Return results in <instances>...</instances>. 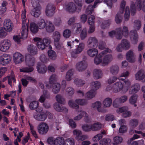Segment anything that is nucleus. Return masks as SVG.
<instances>
[{
    "label": "nucleus",
    "instance_id": "obj_1",
    "mask_svg": "<svg viewBox=\"0 0 145 145\" xmlns=\"http://www.w3.org/2000/svg\"><path fill=\"white\" fill-rule=\"evenodd\" d=\"M122 79L119 81L120 82L123 86V87L121 90L126 92L129 89V93L132 94L137 93L139 90L140 86L138 84H133L130 86L131 83L130 81L127 79L122 78Z\"/></svg>",
    "mask_w": 145,
    "mask_h": 145
},
{
    "label": "nucleus",
    "instance_id": "obj_2",
    "mask_svg": "<svg viewBox=\"0 0 145 145\" xmlns=\"http://www.w3.org/2000/svg\"><path fill=\"white\" fill-rule=\"evenodd\" d=\"M112 59V57L111 55L109 54L104 56L102 52L95 57L94 63L96 64H101L103 66H104L108 64Z\"/></svg>",
    "mask_w": 145,
    "mask_h": 145
},
{
    "label": "nucleus",
    "instance_id": "obj_3",
    "mask_svg": "<svg viewBox=\"0 0 145 145\" xmlns=\"http://www.w3.org/2000/svg\"><path fill=\"white\" fill-rule=\"evenodd\" d=\"M129 35V31L127 27L123 26L122 28H119L116 29V32L112 31L109 33V35L111 37L115 35L117 39H121L123 36L127 37Z\"/></svg>",
    "mask_w": 145,
    "mask_h": 145
},
{
    "label": "nucleus",
    "instance_id": "obj_4",
    "mask_svg": "<svg viewBox=\"0 0 145 145\" xmlns=\"http://www.w3.org/2000/svg\"><path fill=\"white\" fill-rule=\"evenodd\" d=\"M141 25L140 21L136 20L135 21L133 25L134 30H131L129 33L131 41L133 44H136L137 42L138 37L137 31L140 29Z\"/></svg>",
    "mask_w": 145,
    "mask_h": 145
},
{
    "label": "nucleus",
    "instance_id": "obj_5",
    "mask_svg": "<svg viewBox=\"0 0 145 145\" xmlns=\"http://www.w3.org/2000/svg\"><path fill=\"white\" fill-rule=\"evenodd\" d=\"M142 10L145 12V0H137L135 5L132 2L131 5V14L134 15L136 12V10Z\"/></svg>",
    "mask_w": 145,
    "mask_h": 145
},
{
    "label": "nucleus",
    "instance_id": "obj_6",
    "mask_svg": "<svg viewBox=\"0 0 145 145\" xmlns=\"http://www.w3.org/2000/svg\"><path fill=\"white\" fill-rule=\"evenodd\" d=\"M39 108L36 110L37 112L34 113L33 115V118L36 120L44 121L46 119L48 116L51 115V114L49 112H41L42 109L41 108L39 110Z\"/></svg>",
    "mask_w": 145,
    "mask_h": 145
},
{
    "label": "nucleus",
    "instance_id": "obj_7",
    "mask_svg": "<svg viewBox=\"0 0 145 145\" xmlns=\"http://www.w3.org/2000/svg\"><path fill=\"white\" fill-rule=\"evenodd\" d=\"M34 40L37 42V45L39 49L43 50L46 46L50 43V40L48 38H45L42 40L40 38L36 37L34 39Z\"/></svg>",
    "mask_w": 145,
    "mask_h": 145
},
{
    "label": "nucleus",
    "instance_id": "obj_8",
    "mask_svg": "<svg viewBox=\"0 0 145 145\" xmlns=\"http://www.w3.org/2000/svg\"><path fill=\"white\" fill-rule=\"evenodd\" d=\"M40 60L42 63L40 64L38 63L37 67L38 71L39 73H45L46 70V67L43 65V63H46L48 60L46 56L44 54L42 55L40 57Z\"/></svg>",
    "mask_w": 145,
    "mask_h": 145
},
{
    "label": "nucleus",
    "instance_id": "obj_9",
    "mask_svg": "<svg viewBox=\"0 0 145 145\" xmlns=\"http://www.w3.org/2000/svg\"><path fill=\"white\" fill-rule=\"evenodd\" d=\"M106 88L107 91L112 90L115 92H118L121 90L123 87V86L120 82H117L114 84H109Z\"/></svg>",
    "mask_w": 145,
    "mask_h": 145
},
{
    "label": "nucleus",
    "instance_id": "obj_10",
    "mask_svg": "<svg viewBox=\"0 0 145 145\" xmlns=\"http://www.w3.org/2000/svg\"><path fill=\"white\" fill-rule=\"evenodd\" d=\"M125 4V2L124 0L122 1L120 5V11L115 17V21L117 24L120 23L121 21L123 10Z\"/></svg>",
    "mask_w": 145,
    "mask_h": 145
},
{
    "label": "nucleus",
    "instance_id": "obj_11",
    "mask_svg": "<svg viewBox=\"0 0 145 145\" xmlns=\"http://www.w3.org/2000/svg\"><path fill=\"white\" fill-rule=\"evenodd\" d=\"M130 46L129 41L126 39H123L122 40L121 43L117 46L116 50L118 52H120L123 50H126L129 49Z\"/></svg>",
    "mask_w": 145,
    "mask_h": 145
},
{
    "label": "nucleus",
    "instance_id": "obj_12",
    "mask_svg": "<svg viewBox=\"0 0 145 145\" xmlns=\"http://www.w3.org/2000/svg\"><path fill=\"white\" fill-rule=\"evenodd\" d=\"M49 129L48 124L45 122H41L37 126L38 133L41 135H45L47 133Z\"/></svg>",
    "mask_w": 145,
    "mask_h": 145
},
{
    "label": "nucleus",
    "instance_id": "obj_13",
    "mask_svg": "<svg viewBox=\"0 0 145 145\" xmlns=\"http://www.w3.org/2000/svg\"><path fill=\"white\" fill-rule=\"evenodd\" d=\"M10 41L7 39L4 40L0 42V51L3 52L7 51L11 46Z\"/></svg>",
    "mask_w": 145,
    "mask_h": 145
},
{
    "label": "nucleus",
    "instance_id": "obj_14",
    "mask_svg": "<svg viewBox=\"0 0 145 145\" xmlns=\"http://www.w3.org/2000/svg\"><path fill=\"white\" fill-rule=\"evenodd\" d=\"M11 58L10 55L3 54L0 56V64L2 65L5 66L10 63Z\"/></svg>",
    "mask_w": 145,
    "mask_h": 145
},
{
    "label": "nucleus",
    "instance_id": "obj_15",
    "mask_svg": "<svg viewBox=\"0 0 145 145\" xmlns=\"http://www.w3.org/2000/svg\"><path fill=\"white\" fill-rule=\"evenodd\" d=\"M85 46L83 42H80L77 45L75 52L72 51L71 53L72 57L73 58L76 57L77 54L81 53L84 50Z\"/></svg>",
    "mask_w": 145,
    "mask_h": 145
},
{
    "label": "nucleus",
    "instance_id": "obj_16",
    "mask_svg": "<svg viewBox=\"0 0 145 145\" xmlns=\"http://www.w3.org/2000/svg\"><path fill=\"white\" fill-rule=\"evenodd\" d=\"M33 6L34 7L31 12V15L35 18L39 17L41 14V8L39 4H37L36 6L34 3L33 4Z\"/></svg>",
    "mask_w": 145,
    "mask_h": 145
},
{
    "label": "nucleus",
    "instance_id": "obj_17",
    "mask_svg": "<svg viewBox=\"0 0 145 145\" xmlns=\"http://www.w3.org/2000/svg\"><path fill=\"white\" fill-rule=\"evenodd\" d=\"M56 8L52 4L49 3L46 7L45 10V14L46 16H53L54 13Z\"/></svg>",
    "mask_w": 145,
    "mask_h": 145
},
{
    "label": "nucleus",
    "instance_id": "obj_18",
    "mask_svg": "<svg viewBox=\"0 0 145 145\" xmlns=\"http://www.w3.org/2000/svg\"><path fill=\"white\" fill-rule=\"evenodd\" d=\"M13 59L15 63H20L24 61V57L20 53L16 52L13 55Z\"/></svg>",
    "mask_w": 145,
    "mask_h": 145
},
{
    "label": "nucleus",
    "instance_id": "obj_19",
    "mask_svg": "<svg viewBox=\"0 0 145 145\" xmlns=\"http://www.w3.org/2000/svg\"><path fill=\"white\" fill-rule=\"evenodd\" d=\"M127 99V96H122L120 98H116L114 100L113 103V106L114 107H118L120 106V103L125 102Z\"/></svg>",
    "mask_w": 145,
    "mask_h": 145
},
{
    "label": "nucleus",
    "instance_id": "obj_20",
    "mask_svg": "<svg viewBox=\"0 0 145 145\" xmlns=\"http://www.w3.org/2000/svg\"><path fill=\"white\" fill-rule=\"evenodd\" d=\"M103 1V0H96L93 6L90 5L88 6L86 10V13L88 14H91L93 11V9L96 7L97 5L102 3Z\"/></svg>",
    "mask_w": 145,
    "mask_h": 145
},
{
    "label": "nucleus",
    "instance_id": "obj_21",
    "mask_svg": "<svg viewBox=\"0 0 145 145\" xmlns=\"http://www.w3.org/2000/svg\"><path fill=\"white\" fill-rule=\"evenodd\" d=\"M13 25L9 19L5 20L4 22V29L8 32L11 31L13 29Z\"/></svg>",
    "mask_w": 145,
    "mask_h": 145
},
{
    "label": "nucleus",
    "instance_id": "obj_22",
    "mask_svg": "<svg viewBox=\"0 0 145 145\" xmlns=\"http://www.w3.org/2000/svg\"><path fill=\"white\" fill-rule=\"evenodd\" d=\"M78 115L74 118L75 120H79L82 118L83 116L85 117V121L86 122H88L87 119L89 118L88 114L84 111H79L78 113Z\"/></svg>",
    "mask_w": 145,
    "mask_h": 145
},
{
    "label": "nucleus",
    "instance_id": "obj_23",
    "mask_svg": "<svg viewBox=\"0 0 145 145\" xmlns=\"http://www.w3.org/2000/svg\"><path fill=\"white\" fill-rule=\"evenodd\" d=\"M66 9L71 13L74 12L76 11L78 12L79 11L78 10L77 7L76 6L74 3L72 2L67 4L66 6Z\"/></svg>",
    "mask_w": 145,
    "mask_h": 145
},
{
    "label": "nucleus",
    "instance_id": "obj_24",
    "mask_svg": "<svg viewBox=\"0 0 145 145\" xmlns=\"http://www.w3.org/2000/svg\"><path fill=\"white\" fill-rule=\"evenodd\" d=\"M144 72L143 70L139 71L135 74V78L137 80H141L143 82H145Z\"/></svg>",
    "mask_w": 145,
    "mask_h": 145
},
{
    "label": "nucleus",
    "instance_id": "obj_25",
    "mask_svg": "<svg viewBox=\"0 0 145 145\" xmlns=\"http://www.w3.org/2000/svg\"><path fill=\"white\" fill-rule=\"evenodd\" d=\"M25 59L26 63L28 66H32L34 65L35 62V59L29 54H26Z\"/></svg>",
    "mask_w": 145,
    "mask_h": 145
},
{
    "label": "nucleus",
    "instance_id": "obj_26",
    "mask_svg": "<svg viewBox=\"0 0 145 145\" xmlns=\"http://www.w3.org/2000/svg\"><path fill=\"white\" fill-rule=\"evenodd\" d=\"M87 44L89 47H96L97 45V40L95 37H90L88 41Z\"/></svg>",
    "mask_w": 145,
    "mask_h": 145
},
{
    "label": "nucleus",
    "instance_id": "obj_27",
    "mask_svg": "<svg viewBox=\"0 0 145 145\" xmlns=\"http://www.w3.org/2000/svg\"><path fill=\"white\" fill-rule=\"evenodd\" d=\"M101 103L99 101L96 102L92 104L91 106L92 108H97L98 111L100 112H106V110L101 107Z\"/></svg>",
    "mask_w": 145,
    "mask_h": 145
},
{
    "label": "nucleus",
    "instance_id": "obj_28",
    "mask_svg": "<svg viewBox=\"0 0 145 145\" xmlns=\"http://www.w3.org/2000/svg\"><path fill=\"white\" fill-rule=\"evenodd\" d=\"M87 66V63L85 61H82L77 63L76 65V68L78 71H82Z\"/></svg>",
    "mask_w": 145,
    "mask_h": 145
},
{
    "label": "nucleus",
    "instance_id": "obj_29",
    "mask_svg": "<svg viewBox=\"0 0 145 145\" xmlns=\"http://www.w3.org/2000/svg\"><path fill=\"white\" fill-rule=\"evenodd\" d=\"M126 57L128 61L130 62H133L135 61L134 57V54L132 50H130L126 54Z\"/></svg>",
    "mask_w": 145,
    "mask_h": 145
},
{
    "label": "nucleus",
    "instance_id": "obj_30",
    "mask_svg": "<svg viewBox=\"0 0 145 145\" xmlns=\"http://www.w3.org/2000/svg\"><path fill=\"white\" fill-rule=\"evenodd\" d=\"M27 28H25V25H23L22 27V30L21 32V38L22 39H25L27 38L28 36V25L27 24Z\"/></svg>",
    "mask_w": 145,
    "mask_h": 145
},
{
    "label": "nucleus",
    "instance_id": "obj_31",
    "mask_svg": "<svg viewBox=\"0 0 145 145\" xmlns=\"http://www.w3.org/2000/svg\"><path fill=\"white\" fill-rule=\"evenodd\" d=\"M96 94L95 91L92 89L86 93L85 97L88 99H91L95 97Z\"/></svg>",
    "mask_w": 145,
    "mask_h": 145
},
{
    "label": "nucleus",
    "instance_id": "obj_32",
    "mask_svg": "<svg viewBox=\"0 0 145 145\" xmlns=\"http://www.w3.org/2000/svg\"><path fill=\"white\" fill-rule=\"evenodd\" d=\"M45 28L46 31L48 33L52 32L55 29L54 25L52 22L50 21L47 22Z\"/></svg>",
    "mask_w": 145,
    "mask_h": 145
},
{
    "label": "nucleus",
    "instance_id": "obj_33",
    "mask_svg": "<svg viewBox=\"0 0 145 145\" xmlns=\"http://www.w3.org/2000/svg\"><path fill=\"white\" fill-rule=\"evenodd\" d=\"M95 48L89 49L87 51L88 55L91 57H93L97 55L98 54V50Z\"/></svg>",
    "mask_w": 145,
    "mask_h": 145
},
{
    "label": "nucleus",
    "instance_id": "obj_34",
    "mask_svg": "<svg viewBox=\"0 0 145 145\" xmlns=\"http://www.w3.org/2000/svg\"><path fill=\"white\" fill-rule=\"evenodd\" d=\"M47 24L45 20L42 19H39L37 23V25L39 29H43L46 28Z\"/></svg>",
    "mask_w": 145,
    "mask_h": 145
},
{
    "label": "nucleus",
    "instance_id": "obj_35",
    "mask_svg": "<svg viewBox=\"0 0 145 145\" xmlns=\"http://www.w3.org/2000/svg\"><path fill=\"white\" fill-rule=\"evenodd\" d=\"M7 79L8 80V84L10 86H11L12 84L11 82L12 81H13L14 82H15L16 80L13 72L11 73L10 75L9 76L6 77L4 78L3 80V82H4Z\"/></svg>",
    "mask_w": 145,
    "mask_h": 145
},
{
    "label": "nucleus",
    "instance_id": "obj_36",
    "mask_svg": "<svg viewBox=\"0 0 145 145\" xmlns=\"http://www.w3.org/2000/svg\"><path fill=\"white\" fill-rule=\"evenodd\" d=\"M29 29L33 33H36L38 31L39 28L37 24L34 22H31L30 24Z\"/></svg>",
    "mask_w": 145,
    "mask_h": 145
},
{
    "label": "nucleus",
    "instance_id": "obj_37",
    "mask_svg": "<svg viewBox=\"0 0 145 145\" xmlns=\"http://www.w3.org/2000/svg\"><path fill=\"white\" fill-rule=\"evenodd\" d=\"M121 77L113 76L109 78L107 80V83L108 84H112L115 82H119L120 81L122 80Z\"/></svg>",
    "mask_w": 145,
    "mask_h": 145
},
{
    "label": "nucleus",
    "instance_id": "obj_38",
    "mask_svg": "<svg viewBox=\"0 0 145 145\" xmlns=\"http://www.w3.org/2000/svg\"><path fill=\"white\" fill-rule=\"evenodd\" d=\"M112 99L110 98H105L103 101V105L105 108L110 107L112 104Z\"/></svg>",
    "mask_w": 145,
    "mask_h": 145
},
{
    "label": "nucleus",
    "instance_id": "obj_39",
    "mask_svg": "<svg viewBox=\"0 0 145 145\" xmlns=\"http://www.w3.org/2000/svg\"><path fill=\"white\" fill-rule=\"evenodd\" d=\"M27 51L32 55H35L37 53V49L36 47L33 45H30L28 46Z\"/></svg>",
    "mask_w": 145,
    "mask_h": 145
},
{
    "label": "nucleus",
    "instance_id": "obj_40",
    "mask_svg": "<svg viewBox=\"0 0 145 145\" xmlns=\"http://www.w3.org/2000/svg\"><path fill=\"white\" fill-rule=\"evenodd\" d=\"M99 48L101 50H104L101 53H103V55H106V54L107 53H110L112 52V51L109 49L105 48L104 44H100L99 45Z\"/></svg>",
    "mask_w": 145,
    "mask_h": 145
},
{
    "label": "nucleus",
    "instance_id": "obj_41",
    "mask_svg": "<svg viewBox=\"0 0 145 145\" xmlns=\"http://www.w3.org/2000/svg\"><path fill=\"white\" fill-rule=\"evenodd\" d=\"M138 96L137 95H135L131 96L129 99V103L132 105H134L135 107L137 106L136 104Z\"/></svg>",
    "mask_w": 145,
    "mask_h": 145
},
{
    "label": "nucleus",
    "instance_id": "obj_42",
    "mask_svg": "<svg viewBox=\"0 0 145 145\" xmlns=\"http://www.w3.org/2000/svg\"><path fill=\"white\" fill-rule=\"evenodd\" d=\"M102 127V125L99 122L95 123L91 125V130L96 131L100 129Z\"/></svg>",
    "mask_w": 145,
    "mask_h": 145
},
{
    "label": "nucleus",
    "instance_id": "obj_43",
    "mask_svg": "<svg viewBox=\"0 0 145 145\" xmlns=\"http://www.w3.org/2000/svg\"><path fill=\"white\" fill-rule=\"evenodd\" d=\"M101 86V84L100 82L96 81L92 82L91 83V88L95 91L99 89Z\"/></svg>",
    "mask_w": 145,
    "mask_h": 145
},
{
    "label": "nucleus",
    "instance_id": "obj_44",
    "mask_svg": "<svg viewBox=\"0 0 145 145\" xmlns=\"http://www.w3.org/2000/svg\"><path fill=\"white\" fill-rule=\"evenodd\" d=\"M7 2L5 1H3L0 7V12L1 14L4 13L7 10Z\"/></svg>",
    "mask_w": 145,
    "mask_h": 145
},
{
    "label": "nucleus",
    "instance_id": "obj_45",
    "mask_svg": "<svg viewBox=\"0 0 145 145\" xmlns=\"http://www.w3.org/2000/svg\"><path fill=\"white\" fill-rule=\"evenodd\" d=\"M94 77L96 79H99L102 76V73L100 70H95L93 72Z\"/></svg>",
    "mask_w": 145,
    "mask_h": 145
},
{
    "label": "nucleus",
    "instance_id": "obj_46",
    "mask_svg": "<svg viewBox=\"0 0 145 145\" xmlns=\"http://www.w3.org/2000/svg\"><path fill=\"white\" fill-rule=\"evenodd\" d=\"M54 107L56 110L59 112L62 111L66 112L67 110V109L65 107H62L61 108V106L57 103H55L54 104Z\"/></svg>",
    "mask_w": 145,
    "mask_h": 145
},
{
    "label": "nucleus",
    "instance_id": "obj_47",
    "mask_svg": "<svg viewBox=\"0 0 145 145\" xmlns=\"http://www.w3.org/2000/svg\"><path fill=\"white\" fill-rule=\"evenodd\" d=\"M29 140L31 141L32 139L31 138L29 133L28 132L27 134V135L23 138L22 141V144L24 145L26 143L28 142Z\"/></svg>",
    "mask_w": 145,
    "mask_h": 145
},
{
    "label": "nucleus",
    "instance_id": "obj_48",
    "mask_svg": "<svg viewBox=\"0 0 145 145\" xmlns=\"http://www.w3.org/2000/svg\"><path fill=\"white\" fill-rule=\"evenodd\" d=\"M65 144V141L63 138L57 137L56 139L54 145H64Z\"/></svg>",
    "mask_w": 145,
    "mask_h": 145
},
{
    "label": "nucleus",
    "instance_id": "obj_49",
    "mask_svg": "<svg viewBox=\"0 0 145 145\" xmlns=\"http://www.w3.org/2000/svg\"><path fill=\"white\" fill-rule=\"evenodd\" d=\"M60 38V34L59 32L55 31L53 34L52 38L54 42H58Z\"/></svg>",
    "mask_w": 145,
    "mask_h": 145
},
{
    "label": "nucleus",
    "instance_id": "obj_50",
    "mask_svg": "<svg viewBox=\"0 0 145 145\" xmlns=\"http://www.w3.org/2000/svg\"><path fill=\"white\" fill-rule=\"evenodd\" d=\"M60 86L59 84L56 83L53 84V92L55 93H58L59 91Z\"/></svg>",
    "mask_w": 145,
    "mask_h": 145
},
{
    "label": "nucleus",
    "instance_id": "obj_51",
    "mask_svg": "<svg viewBox=\"0 0 145 145\" xmlns=\"http://www.w3.org/2000/svg\"><path fill=\"white\" fill-rule=\"evenodd\" d=\"M111 142V140L109 138L103 139L99 142L100 145H108ZM93 145H97V144H93Z\"/></svg>",
    "mask_w": 145,
    "mask_h": 145
},
{
    "label": "nucleus",
    "instance_id": "obj_52",
    "mask_svg": "<svg viewBox=\"0 0 145 145\" xmlns=\"http://www.w3.org/2000/svg\"><path fill=\"white\" fill-rule=\"evenodd\" d=\"M26 79H23L22 80V82L24 86H26L28 83V81L35 82V80L32 78L28 76L26 78Z\"/></svg>",
    "mask_w": 145,
    "mask_h": 145
},
{
    "label": "nucleus",
    "instance_id": "obj_53",
    "mask_svg": "<svg viewBox=\"0 0 145 145\" xmlns=\"http://www.w3.org/2000/svg\"><path fill=\"white\" fill-rule=\"evenodd\" d=\"M73 72V70L72 69L70 70L67 72L65 77L67 81H69L71 80Z\"/></svg>",
    "mask_w": 145,
    "mask_h": 145
},
{
    "label": "nucleus",
    "instance_id": "obj_54",
    "mask_svg": "<svg viewBox=\"0 0 145 145\" xmlns=\"http://www.w3.org/2000/svg\"><path fill=\"white\" fill-rule=\"evenodd\" d=\"M56 76L55 75L53 74L51 76L50 78V82H47L46 84L47 88H49L52 85L51 82L56 80Z\"/></svg>",
    "mask_w": 145,
    "mask_h": 145
},
{
    "label": "nucleus",
    "instance_id": "obj_55",
    "mask_svg": "<svg viewBox=\"0 0 145 145\" xmlns=\"http://www.w3.org/2000/svg\"><path fill=\"white\" fill-rule=\"evenodd\" d=\"M49 57L52 60H55L56 58V55L55 52L53 50H50L48 52Z\"/></svg>",
    "mask_w": 145,
    "mask_h": 145
},
{
    "label": "nucleus",
    "instance_id": "obj_56",
    "mask_svg": "<svg viewBox=\"0 0 145 145\" xmlns=\"http://www.w3.org/2000/svg\"><path fill=\"white\" fill-rule=\"evenodd\" d=\"M123 140L122 137L119 136H116L113 139V144H117L121 142Z\"/></svg>",
    "mask_w": 145,
    "mask_h": 145
},
{
    "label": "nucleus",
    "instance_id": "obj_57",
    "mask_svg": "<svg viewBox=\"0 0 145 145\" xmlns=\"http://www.w3.org/2000/svg\"><path fill=\"white\" fill-rule=\"evenodd\" d=\"M74 3L77 5L78 10H80L82 8L83 1V0H74Z\"/></svg>",
    "mask_w": 145,
    "mask_h": 145
},
{
    "label": "nucleus",
    "instance_id": "obj_58",
    "mask_svg": "<svg viewBox=\"0 0 145 145\" xmlns=\"http://www.w3.org/2000/svg\"><path fill=\"white\" fill-rule=\"evenodd\" d=\"M26 10L24 9L22 11V14L21 18L22 21V25H25V24L26 20Z\"/></svg>",
    "mask_w": 145,
    "mask_h": 145
},
{
    "label": "nucleus",
    "instance_id": "obj_59",
    "mask_svg": "<svg viewBox=\"0 0 145 145\" xmlns=\"http://www.w3.org/2000/svg\"><path fill=\"white\" fill-rule=\"evenodd\" d=\"M82 129L85 132H88L91 130V126L87 124L82 125Z\"/></svg>",
    "mask_w": 145,
    "mask_h": 145
},
{
    "label": "nucleus",
    "instance_id": "obj_60",
    "mask_svg": "<svg viewBox=\"0 0 145 145\" xmlns=\"http://www.w3.org/2000/svg\"><path fill=\"white\" fill-rule=\"evenodd\" d=\"M119 71V67L117 65L112 66L110 68V72L113 74H117Z\"/></svg>",
    "mask_w": 145,
    "mask_h": 145
},
{
    "label": "nucleus",
    "instance_id": "obj_61",
    "mask_svg": "<svg viewBox=\"0 0 145 145\" xmlns=\"http://www.w3.org/2000/svg\"><path fill=\"white\" fill-rule=\"evenodd\" d=\"M74 82L78 86H82L85 84V81L79 79H75L74 81Z\"/></svg>",
    "mask_w": 145,
    "mask_h": 145
},
{
    "label": "nucleus",
    "instance_id": "obj_62",
    "mask_svg": "<svg viewBox=\"0 0 145 145\" xmlns=\"http://www.w3.org/2000/svg\"><path fill=\"white\" fill-rule=\"evenodd\" d=\"M20 71L22 72H29L33 71V68L32 67H22L20 69Z\"/></svg>",
    "mask_w": 145,
    "mask_h": 145
},
{
    "label": "nucleus",
    "instance_id": "obj_63",
    "mask_svg": "<svg viewBox=\"0 0 145 145\" xmlns=\"http://www.w3.org/2000/svg\"><path fill=\"white\" fill-rule=\"evenodd\" d=\"M73 135L76 136L75 138L78 140L80 135L82 134V131L79 130L74 129L73 131Z\"/></svg>",
    "mask_w": 145,
    "mask_h": 145
},
{
    "label": "nucleus",
    "instance_id": "obj_64",
    "mask_svg": "<svg viewBox=\"0 0 145 145\" xmlns=\"http://www.w3.org/2000/svg\"><path fill=\"white\" fill-rule=\"evenodd\" d=\"M75 103L78 105H86L87 103V101L84 99H78L76 100Z\"/></svg>",
    "mask_w": 145,
    "mask_h": 145
}]
</instances>
